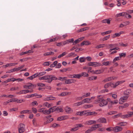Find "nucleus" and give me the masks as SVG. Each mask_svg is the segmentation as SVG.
Instances as JSON below:
<instances>
[{"label":"nucleus","instance_id":"nucleus-54","mask_svg":"<svg viewBox=\"0 0 133 133\" xmlns=\"http://www.w3.org/2000/svg\"><path fill=\"white\" fill-rule=\"evenodd\" d=\"M120 36V34L118 33H116L113 35L112 37L113 38H114L116 37H118Z\"/></svg>","mask_w":133,"mask_h":133},{"label":"nucleus","instance_id":"nucleus-23","mask_svg":"<svg viewBox=\"0 0 133 133\" xmlns=\"http://www.w3.org/2000/svg\"><path fill=\"white\" fill-rule=\"evenodd\" d=\"M97 113L95 112H87V115H97Z\"/></svg>","mask_w":133,"mask_h":133},{"label":"nucleus","instance_id":"nucleus-56","mask_svg":"<svg viewBox=\"0 0 133 133\" xmlns=\"http://www.w3.org/2000/svg\"><path fill=\"white\" fill-rule=\"evenodd\" d=\"M121 117L122 118H127L128 117V116L127 114H126L125 115H121Z\"/></svg>","mask_w":133,"mask_h":133},{"label":"nucleus","instance_id":"nucleus-13","mask_svg":"<svg viewBox=\"0 0 133 133\" xmlns=\"http://www.w3.org/2000/svg\"><path fill=\"white\" fill-rule=\"evenodd\" d=\"M65 80V83L66 84H71L74 83L75 81V80L73 79H66Z\"/></svg>","mask_w":133,"mask_h":133},{"label":"nucleus","instance_id":"nucleus-24","mask_svg":"<svg viewBox=\"0 0 133 133\" xmlns=\"http://www.w3.org/2000/svg\"><path fill=\"white\" fill-rule=\"evenodd\" d=\"M91 99L89 98H86L84 99L83 100H82L83 102V104L84 103H90V101Z\"/></svg>","mask_w":133,"mask_h":133},{"label":"nucleus","instance_id":"nucleus-36","mask_svg":"<svg viewBox=\"0 0 133 133\" xmlns=\"http://www.w3.org/2000/svg\"><path fill=\"white\" fill-rule=\"evenodd\" d=\"M105 46H106V45H105V44H100L96 46V48L98 49L103 48Z\"/></svg>","mask_w":133,"mask_h":133},{"label":"nucleus","instance_id":"nucleus-34","mask_svg":"<svg viewBox=\"0 0 133 133\" xmlns=\"http://www.w3.org/2000/svg\"><path fill=\"white\" fill-rule=\"evenodd\" d=\"M74 78H77L79 79L81 77L80 74H74Z\"/></svg>","mask_w":133,"mask_h":133},{"label":"nucleus","instance_id":"nucleus-17","mask_svg":"<svg viewBox=\"0 0 133 133\" xmlns=\"http://www.w3.org/2000/svg\"><path fill=\"white\" fill-rule=\"evenodd\" d=\"M102 22L103 23H107L110 24V20L109 19H105L102 21Z\"/></svg>","mask_w":133,"mask_h":133},{"label":"nucleus","instance_id":"nucleus-38","mask_svg":"<svg viewBox=\"0 0 133 133\" xmlns=\"http://www.w3.org/2000/svg\"><path fill=\"white\" fill-rule=\"evenodd\" d=\"M110 37V35H108V36H106L104 37L102 39V41H104L107 40Z\"/></svg>","mask_w":133,"mask_h":133},{"label":"nucleus","instance_id":"nucleus-60","mask_svg":"<svg viewBox=\"0 0 133 133\" xmlns=\"http://www.w3.org/2000/svg\"><path fill=\"white\" fill-rule=\"evenodd\" d=\"M130 23V22L129 21L124 22H123L125 26L129 25Z\"/></svg>","mask_w":133,"mask_h":133},{"label":"nucleus","instance_id":"nucleus-28","mask_svg":"<svg viewBox=\"0 0 133 133\" xmlns=\"http://www.w3.org/2000/svg\"><path fill=\"white\" fill-rule=\"evenodd\" d=\"M80 75H81V77L82 76H84L85 77H88L89 76V74L85 72L82 73Z\"/></svg>","mask_w":133,"mask_h":133},{"label":"nucleus","instance_id":"nucleus-37","mask_svg":"<svg viewBox=\"0 0 133 133\" xmlns=\"http://www.w3.org/2000/svg\"><path fill=\"white\" fill-rule=\"evenodd\" d=\"M120 58L121 57H124L126 55V54L125 53H122L119 54Z\"/></svg>","mask_w":133,"mask_h":133},{"label":"nucleus","instance_id":"nucleus-18","mask_svg":"<svg viewBox=\"0 0 133 133\" xmlns=\"http://www.w3.org/2000/svg\"><path fill=\"white\" fill-rule=\"evenodd\" d=\"M31 110H24L21 111L20 112L21 114H26L27 113H31Z\"/></svg>","mask_w":133,"mask_h":133},{"label":"nucleus","instance_id":"nucleus-20","mask_svg":"<svg viewBox=\"0 0 133 133\" xmlns=\"http://www.w3.org/2000/svg\"><path fill=\"white\" fill-rule=\"evenodd\" d=\"M67 117L66 116H64L61 117H60L57 118V120L58 121H61L64 120L65 119V117Z\"/></svg>","mask_w":133,"mask_h":133},{"label":"nucleus","instance_id":"nucleus-14","mask_svg":"<svg viewBox=\"0 0 133 133\" xmlns=\"http://www.w3.org/2000/svg\"><path fill=\"white\" fill-rule=\"evenodd\" d=\"M131 93V91L130 89H128L125 91L124 92V94L127 96H129V94Z\"/></svg>","mask_w":133,"mask_h":133},{"label":"nucleus","instance_id":"nucleus-8","mask_svg":"<svg viewBox=\"0 0 133 133\" xmlns=\"http://www.w3.org/2000/svg\"><path fill=\"white\" fill-rule=\"evenodd\" d=\"M108 104V101L103 98V99H102V101L101 102V103H99V105L100 107H103L106 105H107Z\"/></svg>","mask_w":133,"mask_h":133},{"label":"nucleus","instance_id":"nucleus-59","mask_svg":"<svg viewBox=\"0 0 133 133\" xmlns=\"http://www.w3.org/2000/svg\"><path fill=\"white\" fill-rule=\"evenodd\" d=\"M56 107L55 106L51 107V109L52 110V112H53L55 111H56Z\"/></svg>","mask_w":133,"mask_h":133},{"label":"nucleus","instance_id":"nucleus-21","mask_svg":"<svg viewBox=\"0 0 133 133\" xmlns=\"http://www.w3.org/2000/svg\"><path fill=\"white\" fill-rule=\"evenodd\" d=\"M68 92H63L58 95L59 96H64L68 94Z\"/></svg>","mask_w":133,"mask_h":133},{"label":"nucleus","instance_id":"nucleus-61","mask_svg":"<svg viewBox=\"0 0 133 133\" xmlns=\"http://www.w3.org/2000/svg\"><path fill=\"white\" fill-rule=\"evenodd\" d=\"M109 84L110 85V87L114 88H115V86L114 83H113L112 82H111L109 83Z\"/></svg>","mask_w":133,"mask_h":133},{"label":"nucleus","instance_id":"nucleus-47","mask_svg":"<svg viewBox=\"0 0 133 133\" xmlns=\"http://www.w3.org/2000/svg\"><path fill=\"white\" fill-rule=\"evenodd\" d=\"M83 127V126L81 124H77L76 125V126L75 127H76V128H77L79 127Z\"/></svg>","mask_w":133,"mask_h":133},{"label":"nucleus","instance_id":"nucleus-5","mask_svg":"<svg viewBox=\"0 0 133 133\" xmlns=\"http://www.w3.org/2000/svg\"><path fill=\"white\" fill-rule=\"evenodd\" d=\"M20 128L18 129L19 133H22L25 131V125L23 124H20L19 125Z\"/></svg>","mask_w":133,"mask_h":133},{"label":"nucleus","instance_id":"nucleus-1","mask_svg":"<svg viewBox=\"0 0 133 133\" xmlns=\"http://www.w3.org/2000/svg\"><path fill=\"white\" fill-rule=\"evenodd\" d=\"M39 79L40 80H45L46 82L50 83L53 80H57V78L54 75H48L40 77Z\"/></svg>","mask_w":133,"mask_h":133},{"label":"nucleus","instance_id":"nucleus-3","mask_svg":"<svg viewBox=\"0 0 133 133\" xmlns=\"http://www.w3.org/2000/svg\"><path fill=\"white\" fill-rule=\"evenodd\" d=\"M90 42H82L81 44H77L73 46L71 49V51H72L79 46H82L84 45H88L90 44Z\"/></svg>","mask_w":133,"mask_h":133},{"label":"nucleus","instance_id":"nucleus-46","mask_svg":"<svg viewBox=\"0 0 133 133\" xmlns=\"http://www.w3.org/2000/svg\"><path fill=\"white\" fill-rule=\"evenodd\" d=\"M95 74H98L102 73L103 72L101 70H95Z\"/></svg>","mask_w":133,"mask_h":133},{"label":"nucleus","instance_id":"nucleus-4","mask_svg":"<svg viewBox=\"0 0 133 133\" xmlns=\"http://www.w3.org/2000/svg\"><path fill=\"white\" fill-rule=\"evenodd\" d=\"M87 65L88 66L97 67L101 66V64L100 63L96 62H90L88 63Z\"/></svg>","mask_w":133,"mask_h":133},{"label":"nucleus","instance_id":"nucleus-12","mask_svg":"<svg viewBox=\"0 0 133 133\" xmlns=\"http://www.w3.org/2000/svg\"><path fill=\"white\" fill-rule=\"evenodd\" d=\"M65 110L66 112L68 114H70L73 111L71 109L68 107L65 108Z\"/></svg>","mask_w":133,"mask_h":133},{"label":"nucleus","instance_id":"nucleus-40","mask_svg":"<svg viewBox=\"0 0 133 133\" xmlns=\"http://www.w3.org/2000/svg\"><path fill=\"white\" fill-rule=\"evenodd\" d=\"M93 107V105L92 104L86 105L84 106V108L85 109H87L92 107Z\"/></svg>","mask_w":133,"mask_h":133},{"label":"nucleus","instance_id":"nucleus-50","mask_svg":"<svg viewBox=\"0 0 133 133\" xmlns=\"http://www.w3.org/2000/svg\"><path fill=\"white\" fill-rule=\"evenodd\" d=\"M84 115H87V112L86 111H84L81 112L80 116H82Z\"/></svg>","mask_w":133,"mask_h":133},{"label":"nucleus","instance_id":"nucleus-63","mask_svg":"<svg viewBox=\"0 0 133 133\" xmlns=\"http://www.w3.org/2000/svg\"><path fill=\"white\" fill-rule=\"evenodd\" d=\"M32 111L35 114L37 112V110L36 108H32Z\"/></svg>","mask_w":133,"mask_h":133},{"label":"nucleus","instance_id":"nucleus-58","mask_svg":"<svg viewBox=\"0 0 133 133\" xmlns=\"http://www.w3.org/2000/svg\"><path fill=\"white\" fill-rule=\"evenodd\" d=\"M16 102L17 103H21L22 102H24L23 99H16Z\"/></svg>","mask_w":133,"mask_h":133},{"label":"nucleus","instance_id":"nucleus-57","mask_svg":"<svg viewBox=\"0 0 133 133\" xmlns=\"http://www.w3.org/2000/svg\"><path fill=\"white\" fill-rule=\"evenodd\" d=\"M133 112H128V117H130L133 115V114H132Z\"/></svg>","mask_w":133,"mask_h":133},{"label":"nucleus","instance_id":"nucleus-26","mask_svg":"<svg viewBox=\"0 0 133 133\" xmlns=\"http://www.w3.org/2000/svg\"><path fill=\"white\" fill-rule=\"evenodd\" d=\"M54 53L53 52H46L43 55L44 56H48L51 55H54Z\"/></svg>","mask_w":133,"mask_h":133},{"label":"nucleus","instance_id":"nucleus-42","mask_svg":"<svg viewBox=\"0 0 133 133\" xmlns=\"http://www.w3.org/2000/svg\"><path fill=\"white\" fill-rule=\"evenodd\" d=\"M67 77H59L58 79L57 78V79L59 80L62 81H63L64 80H65L66 79Z\"/></svg>","mask_w":133,"mask_h":133},{"label":"nucleus","instance_id":"nucleus-39","mask_svg":"<svg viewBox=\"0 0 133 133\" xmlns=\"http://www.w3.org/2000/svg\"><path fill=\"white\" fill-rule=\"evenodd\" d=\"M124 14V13L123 12H121L118 14H116V17H118L121 16H123Z\"/></svg>","mask_w":133,"mask_h":133},{"label":"nucleus","instance_id":"nucleus-51","mask_svg":"<svg viewBox=\"0 0 133 133\" xmlns=\"http://www.w3.org/2000/svg\"><path fill=\"white\" fill-rule=\"evenodd\" d=\"M12 64L10 63L7 64L5 65H3L2 66V67L6 68L8 66H12Z\"/></svg>","mask_w":133,"mask_h":133},{"label":"nucleus","instance_id":"nucleus-11","mask_svg":"<svg viewBox=\"0 0 133 133\" xmlns=\"http://www.w3.org/2000/svg\"><path fill=\"white\" fill-rule=\"evenodd\" d=\"M98 122L101 123H106L107 121L106 119L104 118H101L97 120Z\"/></svg>","mask_w":133,"mask_h":133},{"label":"nucleus","instance_id":"nucleus-10","mask_svg":"<svg viewBox=\"0 0 133 133\" xmlns=\"http://www.w3.org/2000/svg\"><path fill=\"white\" fill-rule=\"evenodd\" d=\"M122 129V128L121 127L116 126L114 128L113 130L115 131V132H117L121 131Z\"/></svg>","mask_w":133,"mask_h":133},{"label":"nucleus","instance_id":"nucleus-19","mask_svg":"<svg viewBox=\"0 0 133 133\" xmlns=\"http://www.w3.org/2000/svg\"><path fill=\"white\" fill-rule=\"evenodd\" d=\"M56 112H63V109L59 107H57L56 108Z\"/></svg>","mask_w":133,"mask_h":133},{"label":"nucleus","instance_id":"nucleus-7","mask_svg":"<svg viewBox=\"0 0 133 133\" xmlns=\"http://www.w3.org/2000/svg\"><path fill=\"white\" fill-rule=\"evenodd\" d=\"M84 38V37H82L79 38L78 39L75 40L74 41V40L73 38H72L69 40H67V42H80L82 41Z\"/></svg>","mask_w":133,"mask_h":133},{"label":"nucleus","instance_id":"nucleus-35","mask_svg":"<svg viewBox=\"0 0 133 133\" xmlns=\"http://www.w3.org/2000/svg\"><path fill=\"white\" fill-rule=\"evenodd\" d=\"M117 113V112L116 111H111L107 113V115H111L112 114H116Z\"/></svg>","mask_w":133,"mask_h":133},{"label":"nucleus","instance_id":"nucleus-25","mask_svg":"<svg viewBox=\"0 0 133 133\" xmlns=\"http://www.w3.org/2000/svg\"><path fill=\"white\" fill-rule=\"evenodd\" d=\"M97 78V76H92L88 77V80L90 81L96 80Z\"/></svg>","mask_w":133,"mask_h":133},{"label":"nucleus","instance_id":"nucleus-22","mask_svg":"<svg viewBox=\"0 0 133 133\" xmlns=\"http://www.w3.org/2000/svg\"><path fill=\"white\" fill-rule=\"evenodd\" d=\"M23 87L24 88L29 89L30 88H31V84H29V83L28 84V85H25L23 86Z\"/></svg>","mask_w":133,"mask_h":133},{"label":"nucleus","instance_id":"nucleus-15","mask_svg":"<svg viewBox=\"0 0 133 133\" xmlns=\"http://www.w3.org/2000/svg\"><path fill=\"white\" fill-rule=\"evenodd\" d=\"M87 124L88 125H91L93 124H95L96 123V122L95 121L90 120L86 122Z\"/></svg>","mask_w":133,"mask_h":133},{"label":"nucleus","instance_id":"nucleus-41","mask_svg":"<svg viewBox=\"0 0 133 133\" xmlns=\"http://www.w3.org/2000/svg\"><path fill=\"white\" fill-rule=\"evenodd\" d=\"M66 54V52H64L63 53H62V54L59 55L58 56V58H60L61 57L63 56L64 55H65Z\"/></svg>","mask_w":133,"mask_h":133},{"label":"nucleus","instance_id":"nucleus-2","mask_svg":"<svg viewBox=\"0 0 133 133\" xmlns=\"http://www.w3.org/2000/svg\"><path fill=\"white\" fill-rule=\"evenodd\" d=\"M68 36L67 34L63 35L62 36L58 35L57 37L51 39L49 42H54L57 41L58 39H63Z\"/></svg>","mask_w":133,"mask_h":133},{"label":"nucleus","instance_id":"nucleus-6","mask_svg":"<svg viewBox=\"0 0 133 133\" xmlns=\"http://www.w3.org/2000/svg\"><path fill=\"white\" fill-rule=\"evenodd\" d=\"M129 97V96H127L126 95L123 96V97H121L119 101V103L120 104H122L125 101H126Z\"/></svg>","mask_w":133,"mask_h":133},{"label":"nucleus","instance_id":"nucleus-43","mask_svg":"<svg viewBox=\"0 0 133 133\" xmlns=\"http://www.w3.org/2000/svg\"><path fill=\"white\" fill-rule=\"evenodd\" d=\"M45 85V84L41 83H38L37 84V85L38 87H44Z\"/></svg>","mask_w":133,"mask_h":133},{"label":"nucleus","instance_id":"nucleus-33","mask_svg":"<svg viewBox=\"0 0 133 133\" xmlns=\"http://www.w3.org/2000/svg\"><path fill=\"white\" fill-rule=\"evenodd\" d=\"M57 63V61H55L52 64L50 65V67L51 68L54 67L56 65Z\"/></svg>","mask_w":133,"mask_h":133},{"label":"nucleus","instance_id":"nucleus-29","mask_svg":"<svg viewBox=\"0 0 133 133\" xmlns=\"http://www.w3.org/2000/svg\"><path fill=\"white\" fill-rule=\"evenodd\" d=\"M46 72L45 71H44L40 72H37L38 75V77H39L45 75L46 74Z\"/></svg>","mask_w":133,"mask_h":133},{"label":"nucleus","instance_id":"nucleus-52","mask_svg":"<svg viewBox=\"0 0 133 133\" xmlns=\"http://www.w3.org/2000/svg\"><path fill=\"white\" fill-rule=\"evenodd\" d=\"M109 83H108L105 84L104 86V88L105 89H106L110 87Z\"/></svg>","mask_w":133,"mask_h":133},{"label":"nucleus","instance_id":"nucleus-16","mask_svg":"<svg viewBox=\"0 0 133 133\" xmlns=\"http://www.w3.org/2000/svg\"><path fill=\"white\" fill-rule=\"evenodd\" d=\"M18 71V68H15L6 72V73H10L13 71Z\"/></svg>","mask_w":133,"mask_h":133},{"label":"nucleus","instance_id":"nucleus-44","mask_svg":"<svg viewBox=\"0 0 133 133\" xmlns=\"http://www.w3.org/2000/svg\"><path fill=\"white\" fill-rule=\"evenodd\" d=\"M87 28L85 27L84 28L78 30V32H81L84 31L86 30H87Z\"/></svg>","mask_w":133,"mask_h":133},{"label":"nucleus","instance_id":"nucleus-62","mask_svg":"<svg viewBox=\"0 0 133 133\" xmlns=\"http://www.w3.org/2000/svg\"><path fill=\"white\" fill-rule=\"evenodd\" d=\"M32 122L33 124L34 125L36 126L37 125V123L36 122V119L35 118L34 119Z\"/></svg>","mask_w":133,"mask_h":133},{"label":"nucleus","instance_id":"nucleus-55","mask_svg":"<svg viewBox=\"0 0 133 133\" xmlns=\"http://www.w3.org/2000/svg\"><path fill=\"white\" fill-rule=\"evenodd\" d=\"M44 105L45 106H46L48 108H49L51 106L50 104L47 102L45 103Z\"/></svg>","mask_w":133,"mask_h":133},{"label":"nucleus","instance_id":"nucleus-64","mask_svg":"<svg viewBox=\"0 0 133 133\" xmlns=\"http://www.w3.org/2000/svg\"><path fill=\"white\" fill-rule=\"evenodd\" d=\"M49 62H44L43 64V65L44 66H49Z\"/></svg>","mask_w":133,"mask_h":133},{"label":"nucleus","instance_id":"nucleus-27","mask_svg":"<svg viewBox=\"0 0 133 133\" xmlns=\"http://www.w3.org/2000/svg\"><path fill=\"white\" fill-rule=\"evenodd\" d=\"M26 89L20 91L19 92L16 93L17 94H26Z\"/></svg>","mask_w":133,"mask_h":133},{"label":"nucleus","instance_id":"nucleus-30","mask_svg":"<svg viewBox=\"0 0 133 133\" xmlns=\"http://www.w3.org/2000/svg\"><path fill=\"white\" fill-rule=\"evenodd\" d=\"M83 102L82 101L81 102H78L74 104L76 106H78L82 104H83Z\"/></svg>","mask_w":133,"mask_h":133},{"label":"nucleus","instance_id":"nucleus-53","mask_svg":"<svg viewBox=\"0 0 133 133\" xmlns=\"http://www.w3.org/2000/svg\"><path fill=\"white\" fill-rule=\"evenodd\" d=\"M79 60L81 62H84L85 61L84 57H82L79 58Z\"/></svg>","mask_w":133,"mask_h":133},{"label":"nucleus","instance_id":"nucleus-9","mask_svg":"<svg viewBox=\"0 0 133 133\" xmlns=\"http://www.w3.org/2000/svg\"><path fill=\"white\" fill-rule=\"evenodd\" d=\"M98 99L97 100L95 101V103H101L102 101L103 98L101 95L97 97Z\"/></svg>","mask_w":133,"mask_h":133},{"label":"nucleus","instance_id":"nucleus-49","mask_svg":"<svg viewBox=\"0 0 133 133\" xmlns=\"http://www.w3.org/2000/svg\"><path fill=\"white\" fill-rule=\"evenodd\" d=\"M60 125L59 124H57L56 123H54L52 125V127L53 128H55L58 127H60Z\"/></svg>","mask_w":133,"mask_h":133},{"label":"nucleus","instance_id":"nucleus-48","mask_svg":"<svg viewBox=\"0 0 133 133\" xmlns=\"http://www.w3.org/2000/svg\"><path fill=\"white\" fill-rule=\"evenodd\" d=\"M119 44L120 46L123 47H126L128 45V44L127 43L124 44L122 43H119Z\"/></svg>","mask_w":133,"mask_h":133},{"label":"nucleus","instance_id":"nucleus-45","mask_svg":"<svg viewBox=\"0 0 133 133\" xmlns=\"http://www.w3.org/2000/svg\"><path fill=\"white\" fill-rule=\"evenodd\" d=\"M120 57H116L114 59L113 61V63H115L116 61H118L120 60Z\"/></svg>","mask_w":133,"mask_h":133},{"label":"nucleus","instance_id":"nucleus-32","mask_svg":"<svg viewBox=\"0 0 133 133\" xmlns=\"http://www.w3.org/2000/svg\"><path fill=\"white\" fill-rule=\"evenodd\" d=\"M127 124V123L126 122H122L119 123L118 125L121 126H124Z\"/></svg>","mask_w":133,"mask_h":133},{"label":"nucleus","instance_id":"nucleus-31","mask_svg":"<svg viewBox=\"0 0 133 133\" xmlns=\"http://www.w3.org/2000/svg\"><path fill=\"white\" fill-rule=\"evenodd\" d=\"M121 115L122 113H119L116 115H115L113 116H112V118L114 119L115 118H117L119 117H121Z\"/></svg>","mask_w":133,"mask_h":133}]
</instances>
